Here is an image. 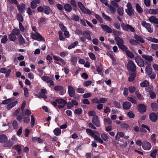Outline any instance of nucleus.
Wrapping results in <instances>:
<instances>
[{"label": "nucleus", "mask_w": 158, "mask_h": 158, "mask_svg": "<svg viewBox=\"0 0 158 158\" xmlns=\"http://www.w3.org/2000/svg\"><path fill=\"white\" fill-rule=\"evenodd\" d=\"M94 139L95 140H96L99 143H103V141L101 139V138L99 137L97 135H95L94 137Z\"/></svg>", "instance_id": "35"}, {"label": "nucleus", "mask_w": 158, "mask_h": 158, "mask_svg": "<svg viewBox=\"0 0 158 158\" xmlns=\"http://www.w3.org/2000/svg\"><path fill=\"white\" fill-rule=\"evenodd\" d=\"M148 20L151 22L158 24V19L156 18L154 16H152L149 18Z\"/></svg>", "instance_id": "18"}, {"label": "nucleus", "mask_w": 158, "mask_h": 158, "mask_svg": "<svg viewBox=\"0 0 158 158\" xmlns=\"http://www.w3.org/2000/svg\"><path fill=\"white\" fill-rule=\"evenodd\" d=\"M68 93L69 96L71 97H73L75 94V89L71 85H69L68 86Z\"/></svg>", "instance_id": "9"}, {"label": "nucleus", "mask_w": 158, "mask_h": 158, "mask_svg": "<svg viewBox=\"0 0 158 158\" xmlns=\"http://www.w3.org/2000/svg\"><path fill=\"white\" fill-rule=\"evenodd\" d=\"M71 61L73 62V64L74 65L77 61V58L75 56H72L71 59Z\"/></svg>", "instance_id": "62"}, {"label": "nucleus", "mask_w": 158, "mask_h": 158, "mask_svg": "<svg viewBox=\"0 0 158 158\" xmlns=\"http://www.w3.org/2000/svg\"><path fill=\"white\" fill-rule=\"evenodd\" d=\"M117 12L118 14L120 16H122L124 13V10L123 7H119L118 8Z\"/></svg>", "instance_id": "36"}, {"label": "nucleus", "mask_w": 158, "mask_h": 158, "mask_svg": "<svg viewBox=\"0 0 158 158\" xmlns=\"http://www.w3.org/2000/svg\"><path fill=\"white\" fill-rule=\"evenodd\" d=\"M135 38L137 40L139 41L141 43H143L144 42V40L140 36H138L137 35H135Z\"/></svg>", "instance_id": "34"}, {"label": "nucleus", "mask_w": 158, "mask_h": 158, "mask_svg": "<svg viewBox=\"0 0 158 158\" xmlns=\"http://www.w3.org/2000/svg\"><path fill=\"white\" fill-rule=\"evenodd\" d=\"M149 85V82L147 81H145L140 83V85L142 87H147Z\"/></svg>", "instance_id": "47"}, {"label": "nucleus", "mask_w": 158, "mask_h": 158, "mask_svg": "<svg viewBox=\"0 0 158 158\" xmlns=\"http://www.w3.org/2000/svg\"><path fill=\"white\" fill-rule=\"evenodd\" d=\"M127 99L128 101H130L133 103L135 104H136L137 103V102L136 100L131 97H127Z\"/></svg>", "instance_id": "56"}, {"label": "nucleus", "mask_w": 158, "mask_h": 158, "mask_svg": "<svg viewBox=\"0 0 158 158\" xmlns=\"http://www.w3.org/2000/svg\"><path fill=\"white\" fill-rule=\"evenodd\" d=\"M142 146L143 148L145 150H149L151 148V144L146 141L143 142Z\"/></svg>", "instance_id": "11"}, {"label": "nucleus", "mask_w": 158, "mask_h": 158, "mask_svg": "<svg viewBox=\"0 0 158 158\" xmlns=\"http://www.w3.org/2000/svg\"><path fill=\"white\" fill-rule=\"evenodd\" d=\"M135 8L136 10L139 13L141 14L143 12V9L138 3L136 4Z\"/></svg>", "instance_id": "25"}, {"label": "nucleus", "mask_w": 158, "mask_h": 158, "mask_svg": "<svg viewBox=\"0 0 158 158\" xmlns=\"http://www.w3.org/2000/svg\"><path fill=\"white\" fill-rule=\"evenodd\" d=\"M54 89L56 91H59L60 94L61 95L64 94L66 92V90L61 85H56L54 87Z\"/></svg>", "instance_id": "7"}, {"label": "nucleus", "mask_w": 158, "mask_h": 158, "mask_svg": "<svg viewBox=\"0 0 158 158\" xmlns=\"http://www.w3.org/2000/svg\"><path fill=\"white\" fill-rule=\"evenodd\" d=\"M95 17L99 22L100 23H102L103 22V20L100 16L97 14H95Z\"/></svg>", "instance_id": "55"}, {"label": "nucleus", "mask_w": 158, "mask_h": 158, "mask_svg": "<svg viewBox=\"0 0 158 158\" xmlns=\"http://www.w3.org/2000/svg\"><path fill=\"white\" fill-rule=\"evenodd\" d=\"M82 110L81 108L76 109L74 111V113L75 114H80L82 113Z\"/></svg>", "instance_id": "57"}, {"label": "nucleus", "mask_w": 158, "mask_h": 158, "mask_svg": "<svg viewBox=\"0 0 158 158\" xmlns=\"http://www.w3.org/2000/svg\"><path fill=\"white\" fill-rule=\"evenodd\" d=\"M102 17L106 20L108 21H111V19L109 17L106 15L104 13H102Z\"/></svg>", "instance_id": "48"}, {"label": "nucleus", "mask_w": 158, "mask_h": 158, "mask_svg": "<svg viewBox=\"0 0 158 158\" xmlns=\"http://www.w3.org/2000/svg\"><path fill=\"white\" fill-rule=\"evenodd\" d=\"M101 137L102 139L105 141L106 142L108 141L109 138L106 134L104 133L102 134L101 135Z\"/></svg>", "instance_id": "39"}, {"label": "nucleus", "mask_w": 158, "mask_h": 158, "mask_svg": "<svg viewBox=\"0 0 158 158\" xmlns=\"http://www.w3.org/2000/svg\"><path fill=\"white\" fill-rule=\"evenodd\" d=\"M7 40V38L6 35H4L3 37L1 39V43L3 44H5Z\"/></svg>", "instance_id": "61"}, {"label": "nucleus", "mask_w": 158, "mask_h": 158, "mask_svg": "<svg viewBox=\"0 0 158 158\" xmlns=\"http://www.w3.org/2000/svg\"><path fill=\"white\" fill-rule=\"evenodd\" d=\"M152 48L155 50H158V44H151Z\"/></svg>", "instance_id": "64"}, {"label": "nucleus", "mask_w": 158, "mask_h": 158, "mask_svg": "<svg viewBox=\"0 0 158 158\" xmlns=\"http://www.w3.org/2000/svg\"><path fill=\"white\" fill-rule=\"evenodd\" d=\"M131 106V103L129 102H124L123 104V108L125 110H128L130 109Z\"/></svg>", "instance_id": "16"}, {"label": "nucleus", "mask_w": 158, "mask_h": 158, "mask_svg": "<svg viewBox=\"0 0 158 158\" xmlns=\"http://www.w3.org/2000/svg\"><path fill=\"white\" fill-rule=\"evenodd\" d=\"M142 56V57L144 58L146 60L149 61H151L153 60L152 57L151 56L143 55Z\"/></svg>", "instance_id": "26"}, {"label": "nucleus", "mask_w": 158, "mask_h": 158, "mask_svg": "<svg viewBox=\"0 0 158 158\" xmlns=\"http://www.w3.org/2000/svg\"><path fill=\"white\" fill-rule=\"evenodd\" d=\"M70 3L73 7H76L77 6V2L76 1V0H70Z\"/></svg>", "instance_id": "54"}, {"label": "nucleus", "mask_w": 158, "mask_h": 158, "mask_svg": "<svg viewBox=\"0 0 158 158\" xmlns=\"http://www.w3.org/2000/svg\"><path fill=\"white\" fill-rule=\"evenodd\" d=\"M12 32L15 36L19 35L20 34V31L19 29H15L12 31Z\"/></svg>", "instance_id": "42"}, {"label": "nucleus", "mask_w": 158, "mask_h": 158, "mask_svg": "<svg viewBox=\"0 0 158 158\" xmlns=\"http://www.w3.org/2000/svg\"><path fill=\"white\" fill-rule=\"evenodd\" d=\"M137 107L138 110L141 113H143L146 111V106L143 104H139Z\"/></svg>", "instance_id": "10"}, {"label": "nucleus", "mask_w": 158, "mask_h": 158, "mask_svg": "<svg viewBox=\"0 0 158 158\" xmlns=\"http://www.w3.org/2000/svg\"><path fill=\"white\" fill-rule=\"evenodd\" d=\"M46 21V18L44 17H41L38 20V23H44Z\"/></svg>", "instance_id": "43"}, {"label": "nucleus", "mask_w": 158, "mask_h": 158, "mask_svg": "<svg viewBox=\"0 0 158 158\" xmlns=\"http://www.w3.org/2000/svg\"><path fill=\"white\" fill-rule=\"evenodd\" d=\"M54 132L56 135H58L61 133V131L59 128H56L54 130Z\"/></svg>", "instance_id": "45"}, {"label": "nucleus", "mask_w": 158, "mask_h": 158, "mask_svg": "<svg viewBox=\"0 0 158 158\" xmlns=\"http://www.w3.org/2000/svg\"><path fill=\"white\" fill-rule=\"evenodd\" d=\"M121 126L123 129H127L129 127L128 125L125 123L122 124L121 125Z\"/></svg>", "instance_id": "63"}, {"label": "nucleus", "mask_w": 158, "mask_h": 158, "mask_svg": "<svg viewBox=\"0 0 158 158\" xmlns=\"http://www.w3.org/2000/svg\"><path fill=\"white\" fill-rule=\"evenodd\" d=\"M32 141L34 142L37 141L39 143L43 142V141L40 138L38 137H34L32 139Z\"/></svg>", "instance_id": "40"}, {"label": "nucleus", "mask_w": 158, "mask_h": 158, "mask_svg": "<svg viewBox=\"0 0 158 158\" xmlns=\"http://www.w3.org/2000/svg\"><path fill=\"white\" fill-rule=\"evenodd\" d=\"M148 40L150 42H153L156 43H158V40L157 39L149 37L148 39Z\"/></svg>", "instance_id": "51"}, {"label": "nucleus", "mask_w": 158, "mask_h": 158, "mask_svg": "<svg viewBox=\"0 0 158 158\" xmlns=\"http://www.w3.org/2000/svg\"><path fill=\"white\" fill-rule=\"evenodd\" d=\"M17 7L20 13H22L25 10V5L24 4H22L21 5V6H19V5H18L17 6Z\"/></svg>", "instance_id": "19"}, {"label": "nucleus", "mask_w": 158, "mask_h": 158, "mask_svg": "<svg viewBox=\"0 0 158 158\" xmlns=\"http://www.w3.org/2000/svg\"><path fill=\"white\" fill-rule=\"evenodd\" d=\"M65 10L68 12H70L72 10V7L71 5L69 3H67L64 6Z\"/></svg>", "instance_id": "17"}, {"label": "nucleus", "mask_w": 158, "mask_h": 158, "mask_svg": "<svg viewBox=\"0 0 158 158\" xmlns=\"http://www.w3.org/2000/svg\"><path fill=\"white\" fill-rule=\"evenodd\" d=\"M129 75V77L128 78V81L131 82L134 80L135 78L136 77V74L135 73H133Z\"/></svg>", "instance_id": "22"}, {"label": "nucleus", "mask_w": 158, "mask_h": 158, "mask_svg": "<svg viewBox=\"0 0 158 158\" xmlns=\"http://www.w3.org/2000/svg\"><path fill=\"white\" fill-rule=\"evenodd\" d=\"M13 148L17 150L18 152V153L19 154H20L21 153V147L20 145H17L15 146Z\"/></svg>", "instance_id": "32"}, {"label": "nucleus", "mask_w": 158, "mask_h": 158, "mask_svg": "<svg viewBox=\"0 0 158 158\" xmlns=\"http://www.w3.org/2000/svg\"><path fill=\"white\" fill-rule=\"evenodd\" d=\"M135 62L139 66L141 67L144 66V62L139 56H136L135 58Z\"/></svg>", "instance_id": "6"}, {"label": "nucleus", "mask_w": 158, "mask_h": 158, "mask_svg": "<svg viewBox=\"0 0 158 158\" xmlns=\"http://www.w3.org/2000/svg\"><path fill=\"white\" fill-rule=\"evenodd\" d=\"M142 24L143 26L145 27L148 30V32L152 33L153 31V28L151 27L150 24L146 23L145 21H143L142 22Z\"/></svg>", "instance_id": "5"}, {"label": "nucleus", "mask_w": 158, "mask_h": 158, "mask_svg": "<svg viewBox=\"0 0 158 158\" xmlns=\"http://www.w3.org/2000/svg\"><path fill=\"white\" fill-rule=\"evenodd\" d=\"M7 138L5 135H0V143L5 142L7 141Z\"/></svg>", "instance_id": "21"}, {"label": "nucleus", "mask_w": 158, "mask_h": 158, "mask_svg": "<svg viewBox=\"0 0 158 158\" xmlns=\"http://www.w3.org/2000/svg\"><path fill=\"white\" fill-rule=\"evenodd\" d=\"M9 39L11 41H14L16 39V37L14 34L11 32L10 35Z\"/></svg>", "instance_id": "38"}, {"label": "nucleus", "mask_w": 158, "mask_h": 158, "mask_svg": "<svg viewBox=\"0 0 158 158\" xmlns=\"http://www.w3.org/2000/svg\"><path fill=\"white\" fill-rule=\"evenodd\" d=\"M17 19L19 22H22L23 21V18L22 15L20 14L17 15Z\"/></svg>", "instance_id": "52"}, {"label": "nucleus", "mask_w": 158, "mask_h": 158, "mask_svg": "<svg viewBox=\"0 0 158 158\" xmlns=\"http://www.w3.org/2000/svg\"><path fill=\"white\" fill-rule=\"evenodd\" d=\"M78 6L79 7L80 9L82 11L85 10V7L82 4L81 2H78Z\"/></svg>", "instance_id": "50"}, {"label": "nucleus", "mask_w": 158, "mask_h": 158, "mask_svg": "<svg viewBox=\"0 0 158 158\" xmlns=\"http://www.w3.org/2000/svg\"><path fill=\"white\" fill-rule=\"evenodd\" d=\"M127 9L126 10V12L128 15L131 16L134 14V10L130 2H128L127 5Z\"/></svg>", "instance_id": "1"}, {"label": "nucleus", "mask_w": 158, "mask_h": 158, "mask_svg": "<svg viewBox=\"0 0 158 158\" xmlns=\"http://www.w3.org/2000/svg\"><path fill=\"white\" fill-rule=\"evenodd\" d=\"M149 118L153 122H155L157 119V116L154 112L151 113L149 114Z\"/></svg>", "instance_id": "15"}, {"label": "nucleus", "mask_w": 158, "mask_h": 158, "mask_svg": "<svg viewBox=\"0 0 158 158\" xmlns=\"http://www.w3.org/2000/svg\"><path fill=\"white\" fill-rule=\"evenodd\" d=\"M148 12L151 14L156 15L158 14V8L156 9H150Z\"/></svg>", "instance_id": "29"}, {"label": "nucleus", "mask_w": 158, "mask_h": 158, "mask_svg": "<svg viewBox=\"0 0 158 158\" xmlns=\"http://www.w3.org/2000/svg\"><path fill=\"white\" fill-rule=\"evenodd\" d=\"M119 48L124 51L126 52L128 50L127 48L125 46L124 44L118 47Z\"/></svg>", "instance_id": "58"}, {"label": "nucleus", "mask_w": 158, "mask_h": 158, "mask_svg": "<svg viewBox=\"0 0 158 158\" xmlns=\"http://www.w3.org/2000/svg\"><path fill=\"white\" fill-rule=\"evenodd\" d=\"M86 131L89 135L92 137H94L95 135L94 134V133L93 131L92 130L90 129H86Z\"/></svg>", "instance_id": "28"}, {"label": "nucleus", "mask_w": 158, "mask_h": 158, "mask_svg": "<svg viewBox=\"0 0 158 158\" xmlns=\"http://www.w3.org/2000/svg\"><path fill=\"white\" fill-rule=\"evenodd\" d=\"M90 31H85L83 32V34L88 40H91V37L90 35Z\"/></svg>", "instance_id": "24"}, {"label": "nucleus", "mask_w": 158, "mask_h": 158, "mask_svg": "<svg viewBox=\"0 0 158 158\" xmlns=\"http://www.w3.org/2000/svg\"><path fill=\"white\" fill-rule=\"evenodd\" d=\"M158 151V150L157 149H155L153 150L150 154V156L154 158H155L156 154Z\"/></svg>", "instance_id": "44"}, {"label": "nucleus", "mask_w": 158, "mask_h": 158, "mask_svg": "<svg viewBox=\"0 0 158 158\" xmlns=\"http://www.w3.org/2000/svg\"><path fill=\"white\" fill-rule=\"evenodd\" d=\"M44 13L46 15H49L51 11V9L48 6L44 7Z\"/></svg>", "instance_id": "33"}, {"label": "nucleus", "mask_w": 158, "mask_h": 158, "mask_svg": "<svg viewBox=\"0 0 158 158\" xmlns=\"http://www.w3.org/2000/svg\"><path fill=\"white\" fill-rule=\"evenodd\" d=\"M101 27L103 30L106 31L107 32L110 33L112 32V30L111 28L107 25L102 24L101 25Z\"/></svg>", "instance_id": "14"}, {"label": "nucleus", "mask_w": 158, "mask_h": 158, "mask_svg": "<svg viewBox=\"0 0 158 158\" xmlns=\"http://www.w3.org/2000/svg\"><path fill=\"white\" fill-rule=\"evenodd\" d=\"M121 26L124 30L127 31L130 30L132 32L135 31L134 28L129 24L126 25L123 23L121 24Z\"/></svg>", "instance_id": "4"}, {"label": "nucleus", "mask_w": 158, "mask_h": 158, "mask_svg": "<svg viewBox=\"0 0 158 158\" xmlns=\"http://www.w3.org/2000/svg\"><path fill=\"white\" fill-rule=\"evenodd\" d=\"M152 108L154 111H156L158 109V104L156 103H152L151 104Z\"/></svg>", "instance_id": "23"}, {"label": "nucleus", "mask_w": 158, "mask_h": 158, "mask_svg": "<svg viewBox=\"0 0 158 158\" xmlns=\"http://www.w3.org/2000/svg\"><path fill=\"white\" fill-rule=\"evenodd\" d=\"M127 69L130 71L134 72L136 70V67L134 63L131 60H129L127 63Z\"/></svg>", "instance_id": "2"}, {"label": "nucleus", "mask_w": 158, "mask_h": 158, "mask_svg": "<svg viewBox=\"0 0 158 158\" xmlns=\"http://www.w3.org/2000/svg\"><path fill=\"white\" fill-rule=\"evenodd\" d=\"M126 53L127 55V56L131 58H133L134 57V55L129 50H128L126 52Z\"/></svg>", "instance_id": "41"}, {"label": "nucleus", "mask_w": 158, "mask_h": 158, "mask_svg": "<svg viewBox=\"0 0 158 158\" xmlns=\"http://www.w3.org/2000/svg\"><path fill=\"white\" fill-rule=\"evenodd\" d=\"M17 103V101H15L9 104L7 106L6 108L8 110L10 109L11 108L14 106Z\"/></svg>", "instance_id": "30"}, {"label": "nucleus", "mask_w": 158, "mask_h": 158, "mask_svg": "<svg viewBox=\"0 0 158 158\" xmlns=\"http://www.w3.org/2000/svg\"><path fill=\"white\" fill-rule=\"evenodd\" d=\"M56 101L60 104V105H58V106L59 108H63L66 103V101L61 98L56 99Z\"/></svg>", "instance_id": "8"}, {"label": "nucleus", "mask_w": 158, "mask_h": 158, "mask_svg": "<svg viewBox=\"0 0 158 158\" xmlns=\"http://www.w3.org/2000/svg\"><path fill=\"white\" fill-rule=\"evenodd\" d=\"M13 144V142L10 140H9L6 143L4 144L3 146L4 147H10Z\"/></svg>", "instance_id": "27"}, {"label": "nucleus", "mask_w": 158, "mask_h": 158, "mask_svg": "<svg viewBox=\"0 0 158 158\" xmlns=\"http://www.w3.org/2000/svg\"><path fill=\"white\" fill-rule=\"evenodd\" d=\"M130 43L132 45H137L139 43L136 40L133 39H130L129 40Z\"/></svg>", "instance_id": "46"}, {"label": "nucleus", "mask_w": 158, "mask_h": 158, "mask_svg": "<svg viewBox=\"0 0 158 158\" xmlns=\"http://www.w3.org/2000/svg\"><path fill=\"white\" fill-rule=\"evenodd\" d=\"M18 39L20 44L23 45L25 44V40L21 35L18 37Z\"/></svg>", "instance_id": "31"}, {"label": "nucleus", "mask_w": 158, "mask_h": 158, "mask_svg": "<svg viewBox=\"0 0 158 158\" xmlns=\"http://www.w3.org/2000/svg\"><path fill=\"white\" fill-rule=\"evenodd\" d=\"M36 34L34 33H31V36L33 39L38 40L40 41L42 40L43 37L42 36L37 32H35Z\"/></svg>", "instance_id": "3"}, {"label": "nucleus", "mask_w": 158, "mask_h": 158, "mask_svg": "<svg viewBox=\"0 0 158 158\" xmlns=\"http://www.w3.org/2000/svg\"><path fill=\"white\" fill-rule=\"evenodd\" d=\"M145 71L148 75L151 74L152 73V69L149 66H148L146 67Z\"/></svg>", "instance_id": "37"}, {"label": "nucleus", "mask_w": 158, "mask_h": 158, "mask_svg": "<svg viewBox=\"0 0 158 158\" xmlns=\"http://www.w3.org/2000/svg\"><path fill=\"white\" fill-rule=\"evenodd\" d=\"M149 93L150 96L151 98L153 99L156 97V94L152 90H150L149 91Z\"/></svg>", "instance_id": "59"}, {"label": "nucleus", "mask_w": 158, "mask_h": 158, "mask_svg": "<svg viewBox=\"0 0 158 158\" xmlns=\"http://www.w3.org/2000/svg\"><path fill=\"white\" fill-rule=\"evenodd\" d=\"M76 91L78 93L83 94L84 93L85 89L83 88L79 87L76 89Z\"/></svg>", "instance_id": "53"}, {"label": "nucleus", "mask_w": 158, "mask_h": 158, "mask_svg": "<svg viewBox=\"0 0 158 158\" xmlns=\"http://www.w3.org/2000/svg\"><path fill=\"white\" fill-rule=\"evenodd\" d=\"M92 123L95 125L97 127H99L100 126L98 116H94L92 120Z\"/></svg>", "instance_id": "12"}, {"label": "nucleus", "mask_w": 158, "mask_h": 158, "mask_svg": "<svg viewBox=\"0 0 158 158\" xmlns=\"http://www.w3.org/2000/svg\"><path fill=\"white\" fill-rule=\"evenodd\" d=\"M115 39L117 42L116 44L118 47L124 44V42L123 40L120 37L116 36Z\"/></svg>", "instance_id": "13"}, {"label": "nucleus", "mask_w": 158, "mask_h": 158, "mask_svg": "<svg viewBox=\"0 0 158 158\" xmlns=\"http://www.w3.org/2000/svg\"><path fill=\"white\" fill-rule=\"evenodd\" d=\"M58 34L60 40L62 41L64 40L65 38L64 37H63L62 32L60 31H59L58 32Z\"/></svg>", "instance_id": "60"}, {"label": "nucleus", "mask_w": 158, "mask_h": 158, "mask_svg": "<svg viewBox=\"0 0 158 158\" xmlns=\"http://www.w3.org/2000/svg\"><path fill=\"white\" fill-rule=\"evenodd\" d=\"M141 127H142V128H141L140 129V131L142 132H146V131L144 129V128H145L147 130H148V131L149 132H150V129L149 128L148 126L142 124L141 125Z\"/></svg>", "instance_id": "20"}, {"label": "nucleus", "mask_w": 158, "mask_h": 158, "mask_svg": "<svg viewBox=\"0 0 158 158\" xmlns=\"http://www.w3.org/2000/svg\"><path fill=\"white\" fill-rule=\"evenodd\" d=\"M108 6V7L109 8V10L110 12H111L112 13H113V14L114 13V12H115V11H116V9L114 7H113V6H112L111 5L109 6L108 5V6Z\"/></svg>", "instance_id": "49"}]
</instances>
